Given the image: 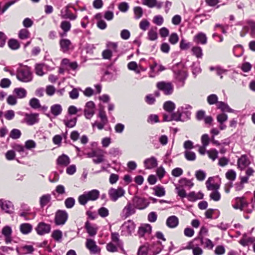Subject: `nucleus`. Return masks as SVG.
<instances>
[{
	"label": "nucleus",
	"instance_id": "f257e3e1",
	"mask_svg": "<svg viewBox=\"0 0 255 255\" xmlns=\"http://www.w3.org/2000/svg\"><path fill=\"white\" fill-rule=\"evenodd\" d=\"M100 196V192L96 189L85 192L78 197V202L82 205H85L88 201H95Z\"/></svg>",
	"mask_w": 255,
	"mask_h": 255
},
{
	"label": "nucleus",
	"instance_id": "f03ea898",
	"mask_svg": "<svg viewBox=\"0 0 255 255\" xmlns=\"http://www.w3.org/2000/svg\"><path fill=\"white\" fill-rule=\"evenodd\" d=\"M16 77L18 80H32V72L27 66H21L18 68Z\"/></svg>",
	"mask_w": 255,
	"mask_h": 255
},
{
	"label": "nucleus",
	"instance_id": "7ed1b4c3",
	"mask_svg": "<svg viewBox=\"0 0 255 255\" xmlns=\"http://www.w3.org/2000/svg\"><path fill=\"white\" fill-rule=\"evenodd\" d=\"M125 192V190L122 187H118L117 188H110L109 190L108 194L110 199L114 202H116L119 198L123 197Z\"/></svg>",
	"mask_w": 255,
	"mask_h": 255
},
{
	"label": "nucleus",
	"instance_id": "20e7f679",
	"mask_svg": "<svg viewBox=\"0 0 255 255\" xmlns=\"http://www.w3.org/2000/svg\"><path fill=\"white\" fill-rule=\"evenodd\" d=\"M68 214L65 211L58 210L55 216L54 221L56 225H63L65 224L68 219Z\"/></svg>",
	"mask_w": 255,
	"mask_h": 255
},
{
	"label": "nucleus",
	"instance_id": "39448f33",
	"mask_svg": "<svg viewBox=\"0 0 255 255\" xmlns=\"http://www.w3.org/2000/svg\"><path fill=\"white\" fill-rule=\"evenodd\" d=\"M86 247L89 250L91 254H99L101 252V249L98 247L96 242L92 239H87L86 240Z\"/></svg>",
	"mask_w": 255,
	"mask_h": 255
},
{
	"label": "nucleus",
	"instance_id": "423d86ee",
	"mask_svg": "<svg viewBox=\"0 0 255 255\" xmlns=\"http://www.w3.org/2000/svg\"><path fill=\"white\" fill-rule=\"evenodd\" d=\"M60 50L63 53H67L74 49V46L71 41L67 38H61L59 41Z\"/></svg>",
	"mask_w": 255,
	"mask_h": 255
},
{
	"label": "nucleus",
	"instance_id": "0eeeda50",
	"mask_svg": "<svg viewBox=\"0 0 255 255\" xmlns=\"http://www.w3.org/2000/svg\"><path fill=\"white\" fill-rule=\"evenodd\" d=\"M157 88L162 91L165 95H170L173 90V86L170 82L162 81L157 84Z\"/></svg>",
	"mask_w": 255,
	"mask_h": 255
},
{
	"label": "nucleus",
	"instance_id": "6e6552de",
	"mask_svg": "<svg viewBox=\"0 0 255 255\" xmlns=\"http://www.w3.org/2000/svg\"><path fill=\"white\" fill-rule=\"evenodd\" d=\"M84 115L88 119H90L95 113V105L92 101H89L86 104L84 110Z\"/></svg>",
	"mask_w": 255,
	"mask_h": 255
},
{
	"label": "nucleus",
	"instance_id": "1a4fd4ad",
	"mask_svg": "<svg viewBox=\"0 0 255 255\" xmlns=\"http://www.w3.org/2000/svg\"><path fill=\"white\" fill-rule=\"evenodd\" d=\"M24 122L29 126H32L39 122V114L38 113L27 114L24 115Z\"/></svg>",
	"mask_w": 255,
	"mask_h": 255
},
{
	"label": "nucleus",
	"instance_id": "9d476101",
	"mask_svg": "<svg viewBox=\"0 0 255 255\" xmlns=\"http://www.w3.org/2000/svg\"><path fill=\"white\" fill-rule=\"evenodd\" d=\"M35 230L38 235H43L50 232L51 226L44 222H40L38 224Z\"/></svg>",
	"mask_w": 255,
	"mask_h": 255
},
{
	"label": "nucleus",
	"instance_id": "9b49d317",
	"mask_svg": "<svg viewBox=\"0 0 255 255\" xmlns=\"http://www.w3.org/2000/svg\"><path fill=\"white\" fill-rule=\"evenodd\" d=\"M132 202L135 208L140 210L145 208L148 205L144 199L137 196L132 198Z\"/></svg>",
	"mask_w": 255,
	"mask_h": 255
},
{
	"label": "nucleus",
	"instance_id": "f8f14e48",
	"mask_svg": "<svg viewBox=\"0 0 255 255\" xmlns=\"http://www.w3.org/2000/svg\"><path fill=\"white\" fill-rule=\"evenodd\" d=\"M135 229V225L133 222L128 221L125 222L122 226V233H124V235L126 234L128 235H130L134 231Z\"/></svg>",
	"mask_w": 255,
	"mask_h": 255
},
{
	"label": "nucleus",
	"instance_id": "ddd939ff",
	"mask_svg": "<svg viewBox=\"0 0 255 255\" xmlns=\"http://www.w3.org/2000/svg\"><path fill=\"white\" fill-rule=\"evenodd\" d=\"M135 212V210L134 205H132L130 202H128L123 209L122 214L123 216L126 218L134 214Z\"/></svg>",
	"mask_w": 255,
	"mask_h": 255
},
{
	"label": "nucleus",
	"instance_id": "4468645a",
	"mask_svg": "<svg viewBox=\"0 0 255 255\" xmlns=\"http://www.w3.org/2000/svg\"><path fill=\"white\" fill-rule=\"evenodd\" d=\"M12 232L11 228L8 226H4L2 229L1 234L5 237V242L6 244L10 243L12 241Z\"/></svg>",
	"mask_w": 255,
	"mask_h": 255
},
{
	"label": "nucleus",
	"instance_id": "2eb2a0df",
	"mask_svg": "<svg viewBox=\"0 0 255 255\" xmlns=\"http://www.w3.org/2000/svg\"><path fill=\"white\" fill-rule=\"evenodd\" d=\"M61 65L65 68L73 71H75L78 67V64L76 62H70V60L67 58H64L62 60Z\"/></svg>",
	"mask_w": 255,
	"mask_h": 255
},
{
	"label": "nucleus",
	"instance_id": "dca6fc26",
	"mask_svg": "<svg viewBox=\"0 0 255 255\" xmlns=\"http://www.w3.org/2000/svg\"><path fill=\"white\" fill-rule=\"evenodd\" d=\"M0 206L1 210L6 213L10 214L13 212V206L9 201L0 200Z\"/></svg>",
	"mask_w": 255,
	"mask_h": 255
},
{
	"label": "nucleus",
	"instance_id": "f3484780",
	"mask_svg": "<svg viewBox=\"0 0 255 255\" xmlns=\"http://www.w3.org/2000/svg\"><path fill=\"white\" fill-rule=\"evenodd\" d=\"M106 152L101 149H97L96 150L95 158L93 159V162L95 164H99L105 161L104 155Z\"/></svg>",
	"mask_w": 255,
	"mask_h": 255
},
{
	"label": "nucleus",
	"instance_id": "a211bd4d",
	"mask_svg": "<svg viewBox=\"0 0 255 255\" xmlns=\"http://www.w3.org/2000/svg\"><path fill=\"white\" fill-rule=\"evenodd\" d=\"M60 16L63 19H69L71 20H74L77 18V15L72 13L69 9L63 8L61 10Z\"/></svg>",
	"mask_w": 255,
	"mask_h": 255
},
{
	"label": "nucleus",
	"instance_id": "6ab92c4d",
	"mask_svg": "<svg viewBox=\"0 0 255 255\" xmlns=\"http://www.w3.org/2000/svg\"><path fill=\"white\" fill-rule=\"evenodd\" d=\"M250 164V161L246 155H243L238 160V166L241 170L244 169Z\"/></svg>",
	"mask_w": 255,
	"mask_h": 255
},
{
	"label": "nucleus",
	"instance_id": "aec40b11",
	"mask_svg": "<svg viewBox=\"0 0 255 255\" xmlns=\"http://www.w3.org/2000/svg\"><path fill=\"white\" fill-rule=\"evenodd\" d=\"M144 164L146 169H150L155 168L157 165V160L154 157L147 158L144 161Z\"/></svg>",
	"mask_w": 255,
	"mask_h": 255
},
{
	"label": "nucleus",
	"instance_id": "412c9836",
	"mask_svg": "<svg viewBox=\"0 0 255 255\" xmlns=\"http://www.w3.org/2000/svg\"><path fill=\"white\" fill-rule=\"evenodd\" d=\"M179 224L178 218L175 216L169 217L166 222V225L170 228L176 227Z\"/></svg>",
	"mask_w": 255,
	"mask_h": 255
},
{
	"label": "nucleus",
	"instance_id": "4be33fe9",
	"mask_svg": "<svg viewBox=\"0 0 255 255\" xmlns=\"http://www.w3.org/2000/svg\"><path fill=\"white\" fill-rule=\"evenodd\" d=\"M70 162L69 157L64 154L59 156L56 160L57 164L62 166H67L70 163Z\"/></svg>",
	"mask_w": 255,
	"mask_h": 255
},
{
	"label": "nucleus",
	"instance_id": "5701e85b",
	"mask_svg": "<svg viewBox=\"0 0 255 255\" xmlns=\"http://www.w3.org/2000/svg\"><path fill=\"white\" fill-rule=\"evenodd\" d=\"M193 40L197 44H205L207 38L205 33L199 32L194 37Z\"/></svg>",
	"mask_w": 255,
	"mask_h": 255
},
{
	"label": "nucleus",
	"instance_id": "b1692460",
	"mask_svg": "<svg viewBox=\"0 0 255 255\" xmlns=\"http://www.w3.org/2000/svg\"><path fill=\"white\" fill-rule=\"evenodd\" d=\"M85 228L87 232L91 237L95 236L97 233L98 228L94 225H92L88 221L85 223Z\"/></svg>",
	"mask_w": 255,
	"mask_h": 255
},
{
	"label": "nucleus",
	"instance_id": "393cba45",
	"mask_svg": "<svg viewBox=\"0 0 255 255\" xmlns=\"http://www.w3.org/2000/svg\"><path fill=\"white\" fill-rule=\"evenodd\" d=\"M151 231V226L149 224H145L140 227L138 230V234L140 237H143L145 234H149Z\"/></svg>",
	"mask_w": 255,
	"mask_h": 255
},
{
	"label": "nucleus",
	"instance_id": "a878e982",
	"mask_svg": "<svg viewBox=\"0 0 255 255\" xmlns=\"http://www.w3.org/2000/svg\"><path fill=\"white\" fill-rule=\"evenodd\" d=\"M203 197L204 194L201 192L196 193L195 192L192 191L190 192L187 195V198L190 201H195L198 199H202Z\"/></svg>",
	"mask_w": 255,
	"mask_h": 255
},
{
	"label": "nucleus",
	"instance_id": "bb28decb",
	"mask_svg": "<svg viewBox=\"0 0 255 255\" xmlns=\"http://www.w3.org/2000/svg\"><path fill=\"white\" fill-rule=\"evenodd\" d=\"M111 239L112 242L115 243L118 247L121 249L122 250H124L123 249V243L120 240L119 238V234L118 233H112L111 234Z\"/></svg>",
	"mask_w": 255,
	"mask_h": 255
},
{
	"label": "nucleus",
	"instance_id": "cd10ccee",
	"mask_svg": "<svg viewBox=\"0 0 255 255\" xmlns=\"http://www.w3.org/2000/svg\"><path fill=\"white\" fill-rule=\"evenodd\" d=\"M157 28L156 27H152L148 31L147 33V38L151 41H154L157 39L158 37Z\"/></svg>",
	"mask_w": 255,
	"mask_h": 255
},
{
	"label": "nucleus",
	"instance_id": "c85d7f7f",
	"mask_svg": "<svg viewBox=\"0 0 255 255\" xmlns=\"http://www.w3.org/2000/svg\"><path fill=\"white\" fill-rule=\"evenodd\" d=\"M77 120L76 118L69 119L68 117H66V118L63 120V123L66 127L72 128L76 125Z\"/></svg>",
	"mask_w": 255,
	"mask_h": 255
},
{
	"label": "nucleus",
	"instance_id": "c756f323",
	"mask_svg": "<svg viewBox=\"0 0 255 255\" xmlns=\"http://www.w3.org/2000/svg\"><path fill=\"white\" fill-rule=\"evenodd\" d=\"M255 242V237H250L247 236H244L240 241V243L243 246H246L250 244L253 243Z\"/></svg>",
	"mask_w": 255,
	"mask_h": 255
},
{
	"label": "nucleus",
	"instance_id": "7c9ffc66",
	"mask_svg": "<svg viewBox=\"0 0 255 255\" xmlns=\"http://www.w3.org/2000/svg\"><path fill=\"white\" fill-rule=\"evenodd\" d=\"M51 196L50 194H45L42 195L40 198V205L41 207L43 208L47 205L51 201Z\"/></svg>",
	"mask_w": 255,
	"mask_h": 255
},
{
	"label": "nucleus",
	"instance_id": "2f4dec72",
	"mask_svg": "<svg viewBox=\"0 0 255 255\" xmlns=\"http://www.w3.org/2000/svg\"><path fill=\"white\" fill-rule=\"evenodd\" d=\"M217 108L220 109L222 112H233V110L231 109L229 106L223 102H219L217 103Z\"/></svg>",
	"mask_w": 255,
	"mask_h": 255
},
{
	"label": "nucleus",
	"instance_id": "473e14b6",
	"mask_svg": "<svg viewBox=\"0 0 255 255\" xmlns=\"http://www.w3.org/2000/svg\"><path fill=\"white\" fill-rule=\"evenodd\" d=\"M32 226L28 223H23L20 226V230L23 234H27L32 230Z\"/></svg>",
	"mask_w": 255,
	"mask_h": 255
},
{
	"label": "nucleus",
	"instance_id": "72a5a7b5",
	"mask_svg": "<svg viewBox=\"0 0 255 255\" xmlns=\"http://www.w3.org/2000/svg\"><path fill=\"white\" fill-rule=\"evenodd\" d=\"M62 107L59 104H55L51 107L50 111L51 113L55 116H57L62 112Z\"/></svg>",
	"mask_w": 255,
	"mask_h": 255
},
{
	"label": "nucleus",
	"instance_id": "f704fd0d",
	"mask_svg": "<svg viewBox=\"0 0 255 255\" xmlns=\"http://www.w3.org/2000/svg\"><path fill=\"white\" fill-rule=\"evenodd\" d=\"M210 71H216L217 74L220 76V78H223V75L226 74L227 72V70L223 69L220 66L213 67L211 66L209 68Z\"/></svg>",
	"mask_w": 255,
	"mask_h": 255
},
{
	"label": "nucleus",
	"instance_id": "c9c22d12",
	"mask_svg": "<svg viewBox=\"0 0 255 255\" xmlns=\"http://www.w3.org/2000/svg\"><path fill=\"white\" fill-rule=\"evenodd\" d=\"M193 55H195L197 58H201L203 56L202 48L199 46H194L191 49Z\"/></svg>",
	"mask_w": 255,
	"mask_h": 255
},
{
	"label": "nucleus",
	"instance_id": "e433bc0d",
	"mask_svg": "<svg viewBox=\"0 0 255 255\" xmlns=\"http://www.w3.org/2000/svg\"><path fill=\"white\" fill-rule=\"evenodd\" d=\"M212 178L210 177L206 182L207 188L208 190H217L219 188V185L217 184H212L211 183Z\"/></svg>",
	"mask_w": 255,
	"mask_h": 255
},
{
	"label": "nucleus",
	"instance_id": "4c0bfd02",
	"mask_svg": "<svg viewBox=\"0 0 255 255\" xmlns=\"http://www.w3.org/2000/svg\"><path fill=\"white\" fill-rule=\"evenodd\" d=\"M175 105L174 103L171 101L166 102L163 105L164 109L169 112H172L175 109Z\"/></svg>",
	"mask_w": 255,
	"mask_h": 255
},
{
	"label": "nucleus",
	"instance_id": "58836bf2",
	"mask_svg": "<svg viewBox=\"0 0 255 255\" xmlns=\"http://www.w3.org/2000/svg\"><path fill=\"white\" fill-rule=\"evenodd\" d=\"M60 27L63 31H65V32H68L71 29V24L68 21L64 20L61 21Z\"/></svg>",
	"mask_w": 255,
	"mask_h": 255
},
{
	"label": "nucleus",
	"instance_id": "ea45409f",
	"mask_svg": "<svg viewBox=\"0 0 255 255\" xmlns=\"http://www.w3.org/2000/svg\"><path fill=\"white\" fill-rule=\"evenodd\" d=\"M30 33L26 29H21L18 33V37L21 39H26L30 37Z\"/></svg>",
	"mask_w": 255,
	"mask_h": 255
},
{
	"label": "nucleus",
	"instance_id": "a19ab883",
	"mask_svg": "<svg viewBox=\"0 0 255 255\" xmlns=\"http://www.w3.org/2000/svg\"><path fill=\"white\" fill-rule=\"evenodd\" d=\"M9 47L12 50H16L19 48L20 45L17 40L11 39L8 41Z\"/></svg>",
	"mask_w": 255,
	"mask_h": 255
},
{
	"label": "nucleus",
	"instance_id": "79ce46f5",
	"mask_svg": "<svg viewBox=\"0 0 255 255\" xmlns=\"http://www.w3.org/2000/svg\"><path fill=\"white\" fill-rule=\"evenodd\" d=\"M134 17L138 19L142 17L143 15V10L141 7L136 6L133 9Z\"/></svg>",
	"mask_w": 255,
	"mask_h": 255
},
{
	"label": "nucleus",
	"instance_id": "37998d69",
	"mask_svg": "<svg viewBox=\"0 0 255 255\" xmlns=\"http://www.w3.org/2000/svg\"><path fill=\"white\" fill-rule=\"evenodd\" d=\"M29 105L33 109H38L41 107L39 101L35 98H32L29 101Z\"/></svg>",
	"mask_w": 255,
	"mask_h": 255
},
{
	"label": "nucleus",
	"instance_id": "c03bdc74",
	"mask_svg": "<svg viewBox=\"0 0 255 255\" xmlns=\"http://www.w3.org/2000/svg\"><path fill=\"white\" fill-rule=\"evenodd\" d=\"M184 155L186 159L190 161H194L196 159L195 153L190 150H186L184 152Z\"/></svg>",
	"mask_w": 255,
	"mask_h": 255
},
{
	"label": "nucleus",
	"instance_id": "a18cd8bd",
	"mask_svg": "<svg viewBox=\"0 0 255 255\" xmlns=\"http://www.w3.org/2000/svg\"><path fill=\"white\" fill-rule=\"evenodd\" d=\"M179 183L182 186L188 187L189 188H191L194 185V183L190 180L186 178L181 179L179 180Z\"/></svg>",
	"mask_w": 255,
	"mask_h": 255
},
{
	"label": "nucleus",
	"instance_id": "49530a36",
	"mask_svg": "<svg viewBox=\"0 0 255 255\" xmlns=\"http://www.w3.org/2000/svg\"><path fill=\"white\" fill-rule=\"evenodd\" d=\"M155 195L158 197H161L165 195L164 188L161 186H156L154 188Z\"/></svg>",
	"mask_w": 255,
	"mask_h": 255
},
{
	"label": "nucleus",
	"instance_id": "de8ad7c7",
	"mask_svg": "<svg viewBox=\"0 0 255 255\" xmlns=\"http://www.w3.org/2000/svg\"><path fill=\"white\" fill-rule=\"evenodd\" d=\"M165 67L161 65H158L156 63H154L153 65H150V69L153 72H160L165 70Z\"/></svg>",
	"mask_w": 255,
	"mask_h": 255
},
{
	"label": "nucleus",
	"instance_id": "09e8293b",
	"mask_svg": "<svg viewBox=\"0 0 255 255\" xmlns=\"http://www.w3.org/2000/svg\"><path fill=\"white\" fill-rule=\"evenodd\" d=\"M207 153L208 154L209 157L212 159L213 161L218 157V152L215 149L207 150Z\"/></svg>",
	"mask_w": 255,
	"mask_h": 255
},
{
	"label": "nucleus",
	"instance_id": "8fccbe9b",
	"mask_svg": "<svg viewBox=\"0 0 255 255\" xmlns=\"http://www.w3.org/2000/svg\"><path fill=\"white\" fill-rule=\"evenodd\" d=\"M236 172L232 170H228L226 173V177L229 180L234 181L236 178Z\"/></svg>",
	"mask_w": 255,
	"mask_h": 255
},
{
	"label": "nucleus",
	"instance_id": "3c124183",
	"mask_svg": "<svg viewBox=\"0 0 255 255\" xmlns=\"http://www.w3.org/2000/svg\"><path fill=\"white\" fill-rule=\"evenodd\" d=\"M51 236L55 241H60L62 237V233L60 230H55L53 232Z\"/></svg>",
	"mask_w": 255,
	"mask_h": 255
},
{
	"label": "nucleus",
	"instance_id": "603ef678",
	"mask_svg": "<svg viewBox=\"0 0 255 255\" xmlns=\"http://www.w3.org/2000/svg\"><path fill=\"white\" fill-rule=\"evenodd\" d=\"M148 250L147 245L142 246L138 249L137 255H148Z\"/></svg>",
	"mask_w": 255,
	"mask_h": 255
},
{
	"label": "nucleus",
	"instance_id": "864d4df0",
	"mask_svg": "<svg viewBox=\"0 0 255 255\" xmlns=\"http://www.w3.org/2000/svg\"><path fill=\"white\" fill-rule=\"evenodd\" d=\"M14 91L19 98H23L26 96V91L23 88H16Z\"/></svg>",
	"mask_w": 255,
	"mask_h": 255
},
{
	"label": "nucleus",
	"instance_id": "5fc2aeb1",
	"mask_svg": "<svg viewBox=\"0 0 255 255\" xmlns=\"http://www.w3.org/2000/svg\"><path fill=\"white\" fill-rule=\"evenodd\" d=\"M128 67L129 70H133L137 73H140L139 67L135 62L132 61L129 62L128 65Z\"/></svg>",
	"mask_w": 255,
	"mask_h": 255
},
{
	"label": "nucleus",
	"instance_id": "6e6d98bb",
	"mask_svg": "<svg viewBox=\"0 0 255 255\" xmlns=\"http://www.w3.org/2000/svg\"><path fill=\"white\" fill-rule=\"evenodd\" d=\"M21 132L18 129H13L10 132L9 136L12 139H17L20 137Z\"/></svg>",
	"mask_w": 255,
	"mask_h": 255
},
{
	"label": "nucleus",
	"instance_id": "4d7b16f0",
	"mask_svg": "<svg viewBox=\"0 0 255 255\" xmlns=\"http://www.w3.org/2000/svg\"><path fill=\"white\" fill-rule=\"evenodd\" d=\"M218 97L215 94H211L207 97V101L210 105L217 104L218 102Z\"/></svg>",
	"mask_w": 255,
	"mask_h": 255
},
{
	"label": "nucleus",
	"instance_id": "13d9d810",
	"mask_svg": "<svg viewBox=\"0 0 255 255\" xmlns=\"http://www.w3.org/2000/svg\"><path fill=\"white\" fill-rule=\"evenodd\" d=\"M179 40L178 35L176 33H172L169 36V42L172 44H176Z\"/></svg>",
	"mask_w": 255,
	"mask_h": 255
},
{
	"label": "nucleus",
	"instance_id": "bf43d9fd",
	"mask_svg": "<svg viewBox=\"0 0 255 255\" xmlns=\"http://www.w3.org/2000/svg\"><path fill=\"white\" fill-rule=\"evenodd\" d=\"M75 203V200L73 198L69 197L67 198L65 201V206L67 208H72Z\"/></svg>",
	"mask_w": 255,
	"mask_h": 255
},
{
	"label": "nucleus",
	"instance_id": "052dcab7",
	"mask_svg": "<svg viewBox=\"0 0 255 255\" xmlns=\"http://www.w3.org/2000/svg\"><path fill=\"white\" fill-rule=\"evenodd\" d=\"M43 65L41 64H36L35 66V73L39 76H42L44 73L43 71Z\"/></svg>",
	"mask_w": 255,
	"mask_h": 255
},
{
	"label": "nucleus",
	"instance_id": "680f3d73",
	"mask_svg": "<svg viewBox=\"0 0 255 255\" xmlns=\"http://www.w3.org/2000/svg\"><path fill=\"white\" fill-rule=\"evenodd\" d=\"M210 197L211 199L215 201H218L221 198V195L220 193L217 191H213L210 195Z\"/></svg>",
	"mask_w": 255,
	"mask_h": 255
},
{
	"label": "nucleus",
	"instance_id": "e2e57ef3",
	"mask_svg": "<svg viewBox=\"0 0 255 255\" xmlns=\"http://www.w3.org/2000/svg\"><path fill=\"white\" fill-rule=\"evenodd\" d=\"M108 49L112 50L113 52H118V43L117 42H109L107 44Z\"/></svg>",
	"mask_w": 255,
	"mask_h": 255
},
{
	"label": "nucleus",
	"instance_id": "0e129e2a",
	"mask_svg": "<svg viewBox=\"0 0 255 255\" xmlns=\"http://www.w3.org/2000/svg\"><path fill=\"white\" fill-rule=\"evenodd\" d=\"M113 52L109 49L104 50L102 52V57L105 59H110L113 55Z\"/></svg>",
	"mask_w": 255,
	"mask_h": 255
},
{
	"label": "nucleus",
	"instance_id": "69168bd1",
	"mask_svg": "<svg viewBox=\"0 0 255 255\" xmlns=\"http://www.w3.org/2000/svg\"><path fill=\"white\" fill-rule=\"evenodd\" d=\"M118 247L117 245H114L113 243L110 242L106 246L107 250L110 252H116L118 251Z\"/></svg>",
	"mask_w": 255,
	"mask_h": 255
},
{
	"label": "nucleus",
	"instance_id": "338daca9",
	"mask_svg": "<svg viewBox=\"0 0 255 255\" xmlns=\"http://www.w3.org/2000/svg\"><path fill=\"white\" fill-rule=\"evenodd\" d=\"M228 119V116L225 114H221L217 116V121L220 125L223 124V123L226 122Z\"/></svg>",
	"mask_w": 255,
	"mask_h": 255
},
{
	"label": "nucleus",
	"instance_id": "774afa93",
	"mask_svg": "<svg viewBox=\"0 0 255 255\" xmlns=\"http://www.w3.org/2000/svg\"><path fill=\"white\" fill-rule=\"evenodd\" d=\"M150 23L146 19L142 20L139 23V27L141 29L145 31L149 27Z\"/></svg>",
	"mask_w": 255,
	"mask_h": 255
}]
</instances>
